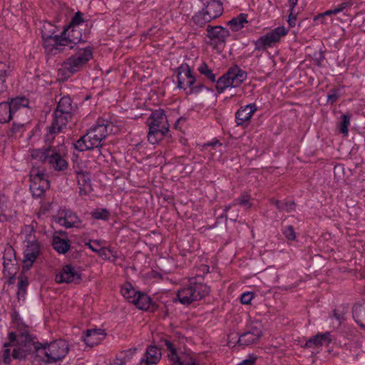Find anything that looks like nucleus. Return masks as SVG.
Here are the masks:
<instances>
[{"label": "nucleus", "mask_w": 365, "mask_h": 365, "mask_svg": "<svg viewBox=\"0 0 365 365\" xmlns=\"http://www.w3.org/2000/svg\"><path fill=\"white\" fill-rule=\"evenodd\" d=\"M8 339L9 342L5 343L4 347L10 344L16 346L11 354L14 359L24 360L29 356L33 359L41 357L43 344L38 342L36 335L30 332L28 327H20L18 333L9 332Z\"/></svg>", "instance_id": "f257e3e1"}, {"label": "nucleus", "mask_w": 365, "mask_h": 365, "mask_svg": "<svg viewBox=\"0 0 365 365\" xmlns=\"http://www.w3.org/2000/svg\"><path fill=\"white\" fill-rule=\"evenodd\" d=\"M77 49L78 51L75 54L63 62L61 67L58 71V76L61 77L63 81L79 71L93 57L91 47L79 48L77 46Z\"/></svg>", "instance_id": "f03ea898"}, {"label": "nucleus", "mask_w": 365, "mask_h": 365, "mask_svg": "<svg viewBox=\"0 0 365 365\" xmlns=\"http://www.w3.org/2000/svg\"><path fill=\"white\" fill-rule=\"evenodd\" d=\"M147 124L149 126L148 140L151 144L158 143L169 133L170 124L165 110L161 108L152 111L147 120Z\"/></svg>", "instance_id": "7ed1b4c3"}, {"label": "nucleus", "mask_w": 365, "mask_h": 365, "mask_svg": "<svg viewBox=\"0 0 365 365\" xmlns=\"http://www.w3.org/2000/svg\"><path fill=\"white\" fill-rule=\"evenodd\" d=\"M202 278V276L192 278L187 287L178 290L177 297L181 304H190L192 302L199 301L210 294V287L200 281Z\"/></svg>", "instance_id": "20e7f679"}, {"label": "nucleus", "mask_w": 365, "mask_h": 365, "mask_svg": "<svg viewBox=\"0 0 365 365\" xmlns=\"http://www.w3.org/2000/svg\"><path fill=\"white\" fill-rule=\"evenodd\" d=\"M69 96L62 97L58 102L56 108L53 112V120L49 128L51 134L58 133L71 120L75 107Z\"/></svg>", "instance_id": "39448f33"}, {"label": "nucleus", "mask_w": 365, "mask_h": 365, "mask_svg": "<svg viewBox=\"0 0 365 365\" xmlns=\"http://www.w3.org/2000/svg\"><path fill=\"white\" fill-rule=\"evenodd\" d=\"M57 27L48 21L43 23L41 29L43 46L48 56H56L59 54L61 46V33L56 34Z\"/></svg>", "instance_id": "423d86ee"}, {"label": "nucleus", "mask_w": 365, "mask_h": 365, "mask_svg": "<svg viewBox=\"0 0 365 365\" xmlns=\"http://www.w3.org/2000/svg\"><path fill=\"white\" fill-rule=\"evenodd\" d=\"M247 78V73L238 65L230 67L227 71L216 81V90L222 93L227 88H237Z\"/></svg>", "instance_id": "0eeeda50"}, {"label": "nucleus", "mask_w": 365, "mask_h": 365, "mask_svg": "<svg viewBox=\"0 0 365 365\" xmlns=\"http://www.w3.org/2000/svg\"><path fill=\"white\" fill-rule=\"evenodd\" d=\"M68 351L66 341L58 339L49 344H43L41 359L47 364L56 362L66 356Z\"/></svg>", "instance_id": "6e6552de"}, {"label": "nucleus", "mask_w": 365, "mask_h": 365, "mask_svg": "<svg viewBox=\"0 0 365 365\" xmlns=\"http://www.w3.org/2000/svg\"><path fill=\"white\" fill-rule=\"evenodd\" d=\"M288 30L284 26H278L265 35L261 36L258 39L254 41L255 51H263L267 48L272 47L275 43H279L282 36L287 34Z\"/></svg>", "instance_id": "1a4fd4ad"}, {"label": "nucleus", "mask_w": 365, "mask_h": 365, "mask_svg": "<svg viewBox=\"0 0 365 365\" xmlns=\"http://www.w3.org/2000/svg\"><path fill=\"white\" fill-rule=\"evenodd\" d=\"M113 127L112 123L106 119L99 118L96 125L89 129L87 133L96 148L102 147L101 141L112 133Z\"/></svg>", "instance_id": "9d476101"}, {"label": "nucleus", "mask_w": 365, "mask_h": 365, "mask_svg": "<svg viewBox=\"0 0 365 365\" xmlns=\"http://www.w3.org/2000/svg\"><path fill=\"white\" fill-rule=\"evenodd\" d=\"M30 190L34 197H41L50 187V182L45 173L38 168H33L30 172Z\"/></svg>", "instance_id": "9b49d317"}, {"label": "nucleus", "mask_w": 365, "mask_h": 365, "mask_svg": "<svg viewBox=\"0 0 365 365\" xmlns=\"http://www.w3.org/2000/svg\"><path fill=\"white\" fill-rule=\"evenodd\" d=\"M82 36V32L78 27H70L69 25L64 27L61 37V43L63 45L61 46V51H59V54L63 53L67 49L74 48L79 43L86 42V41L83 40Z\"/></svg>", "instance_id": "f8f14e48"}, {"label": "nucleus", "mask_w": 365, "mask_h": 365, "mask_svg": "<svg viewBox=\"0 0 365 365\" xmlns=\"http://www.w3.org/2000/svg\"><path fill=\"white\" fill-rule=\"evenodd\" d=\"M33 237L34 239H31V235L30 234L25 240L27 244L24 251V259L22 260L24 271H29L31 269L41 252L40 243L34 240V235Z\"/></svg>", "instance_id": "ddd939ff"}, {"label": "nucleus", "mask_w": 365, "mask_h": 365, "mask_svg": "<svg viewBox=\"0 0 365 365\" xmlns=\"http://www.w3.org/2000/svg\"><path fill=\"white\" fill-rule=\"evenodd\" d=\"M206 31L207 36L211 41L210 44H212L214 48L225 46L227 38L230 35V31L221 26L208 25Z\"/></svg>", "instance_id": "4468645a"}, {"label": "nucleus", "mask_w": 365, "mask_h": 365, "mask_svg": "<svg viewBox=\"0 0 365 365\" xmlns=\"http://www.w3.org/2000/svg\"><path fill=\"white\" fill-rule=\"evenodd\" d=\"M55 281L58 284H79L81 281V274L71 264H66L61 271L56 274Z\"/></svg>", "instance_id": "2eb2a0df"}, {"label": "nucleus", "mask_w": 365, "mask_h": 365, "mask_svg": "<svg viewBox=\"0 0 365 365\" xmlns=\"http://www.w3.org/2000/svg\"><path fill=\"white\" fill-rule=\"evenodd\" d=\"M177 88L185 89V86L191 87L196 82L195 77L192 75L190 66L186 63H182L177 68Z\"/></svg>", "instance_id": "dca6fc26"}, {"label": "nucleus", "mask_w": 365, "mask_h": 365, "mask_svg": "<svg viewBox=\"0 0 365 365\" xmlns=\"http://www.w3.org/2000/svg\"><path fill=\"white\" fill-rule=\"evenodd\" d=\"M262 336L261 328L256 325H251L247 331L239 334L237 343L240 346H249L257 343Z\"/></svg>", "instance_id": "f3484780"}, {"label": "nucleus", "mask_w": 365, "mask_h": 365, "mask_svg": "<svg viewBox=\"0 0 365 365\" xmlns=\"http://www.w3.org/2000/svg\"><path fill=\"white\" fill-rule=\"evenodd\" d=\"M257 110L255 103H250L245 106H242L235 113V122L237 125L247 126L250 124L251 118Z\"/></svg>", "instance_id": "a211bd4d"}, {"label": "nucleus", "mask_w": 365, "mask_h": 365, "mask_svg": "<svg viewBox=\"0 0 365 365\" xmlns=\"http://www.w3.org/2000/svg\"><path fill=\"white\" fill-rule=\"evenodd\" d=\"M106 336V334L104 329H87L82 336V339L87 346L93 347L98 345Z\"/></svg>", "instance_id": "6ab92c4d"}, {"label": "nucleus", "mask_w": 365, "mask_h": 365, "mask_svg": "<svg viewBox=\"0 0 365 365\" xmlns=\"http://www.w3.org/2000/svg\"><path fill=\"white\" fill-rule=\"evenodd\" d=\"M47 163L57 171H63L68 168V163L62 157L56 147L52 146Z\"/></svg>", "instance_id": "aec40b11"}, {"label": "nucleus", "mask_w": 365, "mask_h": 365, "mask_svg": "<svg viewBox=\"0 0 365 365\" xmlns=\"http://www.w3.org/2000/svg\"><path fill=\"white\" fill-rule=\"evenodd\" d=\"M158 345L161 347L165 346L169 351L168 357L172 362V365H184L177 353V350L173 342L168 337H160L158 341Z\"/></svg>", "instance_id": "412c9836"}, {"label": "nucleus", "mask_w": 365, "mask_h": 365, "mask_svg": "<svg viewBox=\"0 0 365 365\" xmlns=\"http://www.w3.org/2000/svg\"><path fill=\"white\" fill-rule=\"evenodd\" d=\"M205 11L210 19H215L220 16L223 13L222 3L219 0H202Z\"/></svg>", "instance_id": "4be33fe9"}, {"label": "nucleus", "mask_w": 365, "mask_h": 365, "mask_svg": "<svg viewBox=\"0 0 365 365\" xmlns=\"http://www.w3.org/2000/svg\"><path fill=\"white\" fill-rule=\"evenodd\" d=\"M14 68V63L10 59V55L7 52L0 49V78H4L11 76Z\"/></svg>", "instance_id": "5701e85b"}, {"label": "nucleus", "mask_w": 365, "mask_h": 365, "mask_svg": "<svg viewBox=\"0 0 365 365\" xmlns=\"http://www.w3.org/2000/svg\"><path fill=\"white\" fill-rule=\"evenodd\" d=\"M161 351L155 345H150L146 349L144 356L140 360V364L152 365L158 364L161 359Z\"/></svg>", "instance_id": "b1692460"}, {"label": "nucleus", "mask_w": 365, "mask_h": 365, "mask_svg": "<svg viewBox=\"0 0 365 365\" xmlns=\"http://www.w3.org/2000/svg\"><path fill=\"white\" fill-rule=\"evenodd\" d=\"M78 185L81 195H89L93 191L91 174L83 171L77 172Z\"/></svg>", "instance_id": "393cba45"}, {"label": "nucleus", "mask_w": 365, "mask_h": 365, "mask_svg": "<svg viewBox=\"0 0 365 365\" xmlns=\"http://www.w3.org/2000/svg\"><path fill=\"white\" fill-rule=\"evenodd\" d=\"M330 332L318 334L306 341L305 346L308 348H314L324 344L328 345L331 342Z\"/></svg>", "instance_id": "a878e982"}, {"label": "nucleus", "mask_w": 365, "mask_h": 365, "mask_svg": "<svg viewBox=\"0 0 365 365\" xmlns=\"http://www.w3.org/2000/svg\"><path fill=\"white\" fill-rule=\"evenodd\" d=\"M53 248L58 254H66L71 248V242L67 238L53 235L52 240Z\"/></svg>", "instance_id": "bb28decb"}, {"label": "nucleus", "mask_w": 365, "mask_h": 365, "mask_svg": "<svg viewBox=\"0 0 365 365\" xmlns=\"http://www.w3.org/2000/svg\"><path fill=\"white\" fill-rule=\"evenodd\" d=\"M3 259L4 273H6L7 269H11V268L16 267L15 265L11 263L13 259H16V252L13 247L9 245H7L4 249Z\"/></svg>", "instance_id": "cd10ccee"}, {"label": "nucleus", "mask_w": 365, "mask_h": 365, "mask_svg": "<svg viewBox=\"0 0 365 365\" xmlns=\"http://www.w3.org/2000/svg\"><path fill=\"white\" fill-rule=\"evenodd\" d=\"M4 195H0V235L4 230V222L14 221L16 218V212L7 213L4 209L5 205L3 201Z\"/></svg>", "instance_id": "c85d7f7f"}, {"label": "nucleus", "mask_w": 365, "mask_h": 365, "mask_svg": "<svg viewBox=\"0 0 365 365\" xmlns=\"http://www.w3.org/2000/svg\"><path fill=\"white\" fill-rule=\"evenodd\" d=\"M27 271H24V269H22V271L21 272V273L18 277L19 282H18V291L16 292V297H17L19 302L20 300H22V301L25 300V297L26 294V288L29 285L28 278L25 275V273Z\"/></svg>", "instance_id": "c756f323"}, {"label": "nucleus", "mask_w": 365, "mask_h": 365, "mask_svg": "<svg viewBox=\"0 0 365 365\" xmlns=\"http://www.w3.org/2000/svg\"><path fill=\"white\" fill-rule=\"evenodd\" d=\"M354 321L363 328H365V303L355 304L352 308Z\"/></svg>", "instance_id": "7c9ffc66"}, {"label": "nucleus", "mask_w": 365, "mask_h": 365, "mask_svg": "<svg viewBox=\"0 0 365 365\" xmlns=\"http://www.w3.org/2000/svg\"><path fill=\"white\" fill-rule=\"evenodd\" d=\"M151 302L152 299L148 294L140 292L134 299H131V303L142 310H148Z\"/></svg>", "instance_id": "2f4dec72"}, {"label": "nucleus", "mask_w": 365, "mask_h": 365, "mask_svg": "<svg viewBox=\"0 0 365 365\" xmlns=\"http://www.w3.org/2000/svg\"><path fill=\"white\" fill-rule=\"evenodd\" d=\"M73 145L75 149L80 152L93 150L94 148H96L95 145L88 137V133L81 137L78 140L76 141Z\"/></svg>", "instance_id": "473e14b6"}, {"label": "nucleus", "mask_w": 365, "mask_h": 365, "mask_svg": "<svg viewBox=\"0 0 365 365\" xmlns=\"http://www.w3.org/2000/svg\"><path fill=\"white\" fill-rule=\"evenodd\" d=\"M247 14H240L237 17L232 18L227 22L233 31H238L245 27V24H247Z\"/></svg>", "instance_id": "72a5a7b5"}, {"label": "nucleus", "mask_w": 365, "mask_h": 365, "mask_svg": "<svg viewBox=\"0 0 365 365\" xmlns=\"http://www.w3.org/2000/svg\"><path fill=\"white\" fill-rule=\"evenodd\" d=\"M6 102L0 103V123L9 122L14 115Z\"/></svg>", "instance_id": "f704fd0d"}, {"label": "nucleus", "mask_w": 365, "mask_h": 365, "mask_svg": "<svg viewBox=\"0 0 365 365\" xmlns=\"http://www.w3.org/2000/svg\"><path fill=\"white\" fill-rule=\"evenodd\" d=\"M51 148L52 146L50 145L41 149H34L31 151V157L32 158L38 160L42 163H47Z\"/></svg>", "instance_id": "c9c22d12"}, {"label": "nucleus", "mask_w": 365, "mask_h": 365, "mask_svg": "<svg viewBox=\"0 0 365 365\" xmlns=\"http://www.w3.org/2000/svg\"><path fill=\"white\" fill-rule=\"evenodd\" d=\"M11 107V110L14 115L21 108H26L29 105V101L25 97H16L11 98L10 101L7 102Z\"/></svg>", "instance_id": "e433bc0d"}, {"label": "nucleus", "mask_w": 365, "mask_h": 365, "mask_svg": "<svg viewBox=\"0 0 365 365\" xmlns=\"http://www.w3.org/2000/svg\"><path fill=\"white\" fill-rule=\"evenodd\" d=\"M204 10L205 9H202V11L197 12L192 16L193 22L200 27L204 26L207 23L212 21L210 16L207 15Z\"/></svg>", "instance_id": "4c0bfd02"}, {"label": "nucleus", "mask_w": 365, "mask_h": 365, "mask_svg": "<svg viewBox=\"0 0 365 365\" xmlns=\"http://www.w3.org/2000/svg\"><path fill=\"white\" fill-rule=\"evenodd\" d=\"M341 120L338 125L339 131L344 135L347 136L349 133V126L350 125L351 115L349 114H342Z\"/></svg>", "instance_id": "58836bf2"}, {"label": "nucleus", "mask_w": 365, "mask_h": 365, "mask_svg": "<svg viewBox=\"0 0 365 365\" xmlns=\"http://www.w3.org/2000/svg\"><path fill=\"white\" fill-rule=\"evenodd\" d=\"M198 71L200 74L205 76L211 82L216 81V75L213 73V71L209 68L207 64L205 62H202L198 68Z\"/></svg>", "instance_id": "ea45409f"}, {"label": "nucleus", "mask_w": 365, "mask_h": 365, "mask_svg": "<svg viewBox=\"0 0 365 365\" xmlns=\"http://www.w3.org/2000/svg\"><path fill=\"white\" fill-rule=\"evenodd\" d=\"M251 197L249 194H243L240 195L239 197L235 199L233 205L238 204L239 205L244 207L245 209L248 210L252 207V202H250Z\"/></svg>", "instance_id": "a19ab883"}, {"label": "nucleus", "mask_w": 365, "mask_h": 365, "mask_svg": "<svg viewBox=\"0 0 365 365\" xmlns=\"http://www.w3.org/2000/svg\"><path fill=\"white\" fill-rule=\"evenodd\" d=\"M91 215L93 219L108 220L110 217V212L106 208H98L93 210Z\"/></svg>", "instance_id": "79ce46f5"}, {"label": "nucleus", "mask_w": 365, "mask_h": 365, "mask_svg": "<svg viewBox=\"0 0 365 365\" xmlns=\"http://www.w3.org/2000/svg\"><path fill=\"white\" fill-rule=\"evenodd\" d=\"M121 292L123 296L126 298L130 302H131V299H134L139 292L135 290V289L131 286V284H128L123 287L121 289Z\"/></svg>", "instance_id": "37998d69"}, {"label": "nucleus", "mask_w": 365, "mask_h": 365, "mask_svg": "<svg viewBox=\"0 0 365 365\" xmlns=\"http://www.w3.org/2000/svg\"><path fill=\"white\" fill-rule=\"evenodd\" d=\"M346 312L347 311L344 307L337 308L333 310V317L338 322L339 326L341 325L344 321H345V315Z\"/></svg>", "instance_id": "c03bdc74"}, {"label": "nucleus", "mask_w": 365, "mask_h": 365, "mask_svg": "<svg viewBox=\"0 0 365 365\" xmlns=\"http://www.w3.org/2000/svg\"><path fill=\"white\" fill-rule=\"evenodd\" d=\"M84 21L85 19L83 18V13L78 11L72 17L71 21L68 25L70 26V27H78Z\"/></svg>", "instance_id": "a18cd8bd"}, {"label": "nucleus", "mask_w": 365, "mask_h": 365, "mask_svg": "<svg viewBox=\"0 0 365 365\" xmlns=\"http://www.w3.org/2000/svg\"><path fill=\"white\" fill-rule=\"evenodd\" d=\"M282 234L288 240H296V233L292 225L285 226L282 230Z\"/></svg>", "instance_id": "49530a36"}, {"label": "nucleus", "mask_w": 365, "mask_h": 365, "mask_svg": "<svg viewBox=\"0 0 365 365\" xmlns=\"http://www.w3.org/2000/svg\"><path fill=\"white\" fill-rule=\"evenodd\" d=\"M11 316L12 322L16 324L17 333L19 332V328L20 327H27L26 325H25L24 324H23L21 322V319L19 317V312L16 309H14L11 312Z\"/></svg>", "instance_id": "de8ad7c7"}, {"label": "nucleus", "mask_w": 365, "mask_h": 365, "mask_svg": "<svg viewBox=\"0 0 365 365\" xmlns=\"http://www.w3.org/2000/svg\"><path fill=\"white\" fill-rule=\"evenodd\" d=\"M58 222L61 225H63V226L66 227V228H71V227H74V222L69 221L66 216L64 217H59Z\"/></svg>", "instance_id": "09e8293b"}, {"label": "nucleus", "mask_w": 365, "mask_h": 365, "mask_svg": "<svg viewBox=\"0 0 365 365\" xmlns=\"http://www.w3.org/2000/svg\"><path fill=\"white\" fill-rule=\"evenodd\" d=\"M17 271V267L11 268V269H7L6 272L4 273L5 275L9 276V279L8 280L9 284H13L14 282V280L16 279V274Z\"/></svg>", "instance_id": "8fccbe9b"}, {"label": "nucleus", "mask_w": 365, "mask_h": 365, "mask_svg": "<svg viewBox=\"0 0 365 365\" xmlns=\"http://www.w3.org/2000/svg\"><path fill=\"white\" fill-rule=\"evenodd\" d=\"M352 5L351 1H344L339 4L335 9L334 11H336V14L339 12H343L346 9L350 8Z\"/></svg>", "instance_id": "3c124183"}, {"label": "nucleus", "mask_w": 365, "mask_h": 365, "mask_svg": "<svg viewBox=\"0 0 365 365\" xmlns=\"http://www.w3.org/2000/svg\"><path fill=\"white\" fill-rule=\"evenodd\" d=\"M331 92V93L327 96V102L331 105H333L336 101L339 96L336 89H332Z\"/></svg>", "instance_id": "603ef678"}, {"label": "nucleus", "mask_w": 365, "mask_h": 365, "mask_svg": "<svg viewBox=\"0 0 365 365\" xmlns=\"http://www.w3.org/2000/svg\"><path fill=\"white\" fill-rule=\"evenodd\" d=\"M252 299V294L251 292L243 293L241 296V303L243 304H249Z\"/></svg>", "instance_id": "864d4df0"}, {"label": "nucleus", "mask_w": 365, "mask_h": 365, "mask_svg": "<svg viewBox=\"0 0 365 365\" xmlns=\"http://www.w3.org/2000/svg\"><path fill=\"white\" fill-rule=\"evenodd\" d=\"M190 93H200V91H202L203 88L208 90V88H207L205 86H204L201 83H198L195 86L192 85L191 87H190Z\"/></svg>", "instance_id": "5fc2aeb1"}, {"label": "nucleus", "mask_w": 365, "mask_h": 365, "mask_svg": "<svg viewBox=\"0 0 365 365\" xmlns=\"http://www.w3.org/2000/svg\"><path fill=\"white\" fill-rule=\"evenodd\" d=\"M257 357L254 355H250L248 359L243 360L242 362L237 365H255Z\"/></svg>", "instance_id": "6e6d98bb"}, {"label": "nucleus", "mask_w": 365, "mask_h": 365, "mask_svg": "<svg viewBox=\"0 0 365 365\" xmlns=\"http://www.w3.org/2000/svg\"><path fill=\"white\" fill-rule=\"evenodd\" d=\"M272 202L276 206L279 211H283L288 205V202H282L278 200H272Z\"/></svg>", "instance_id": "4d7b16f0"}, {"label": "nucleus", "mask_w": 365, "mask_h": 365, "mask_svg": "<svg viewBox=\"0 0 365 365\" xmlns=\"http://www.w3.org/2000/svg\"><path fill=\"white\" fill-rule=\"evenodd\" d=\"M3 361L6 364H9L11 362V350L8 348L4 350Z\"/></svg>", "instance_id": "13d9d810"}, {"label": "nucleus", "mask_w": 365, "mask_h": 365, "mask_svg": "<svg viewBox=\"0 0 365 365\" xmlns=\"http://www.w3.org/2000/svg\"><path fill=\"white\" fill-rule=\"evenodd\" d=\"M333 14H336V11H334V9L327 10L325 12L320 13V14H317V19H322V17H325V16H331Z\"/></svg>", "instance_id": "bf43d9fd"}, {"label": "nucleus", "mask_w": 365, "mask_h": 365, "mask_svg": "<svg viewBox=\"0 0 365 365\" xmlns=\"http://www.w3.org/2000/svg\"><path fill=\"white\" fill-rule=\"evenodd\" d=\"M296 21H297L296 16H294L292 14V13L291 12L290 15L289 16V19H288V23H289V26L294 27L296 25Z\"/></svg>", "instance_id": "052dcab7"}, {"label": "nucleus", "mask_w": 365, "mask_h": 365, "mask_svg": "<svg viewBox=\"0 0 365 365\" xmlns=\"http://www.w3.org/2000/svg\"><path fill=\"white\" fill-rule=\"evenodd\" d=\"M23 125H24V124H22V123L17 124L16 123L14 122L12 127L11 128V130L12 133H16V132L19 131V129L23 127Z\"/></svg>", "instance_id": "680f3d73"}, {"label": "nucleus", "mask_w": 365, "mask_h": 365, "mask_svg": "<svg viewBox=\"0 0 365 365\" xmlns=\"http://www.w3.org/2000/svg\"><path fill=\"white\" fill-rule=\"evenodd\" d=\"M6 81L4 78H0V93H3L6 90Z\"/></svg>", "instance_id": "e2e57ef3"}, {"label": "nucleus", "mask_w": 365, "mask_h": 365, "mask_svg": "<svg viewBox=\"0 0 365 365\" xmlns=\"http://www.w3.org/2000/svg\"><path fill=\"white\" fill-rule=\"evenodd\" d=\"M97 253H98V255L101 257L105 256L106 258L108 257L106 247H102V248L98 249Z\"/></svg>", "instance_id": "0e129e2a"}, {"label": "nucleus", "mask_w": 365, "mask_h": 365, "mask_svg": "<svg viewBox=\"0 0 365 365\" xmlns=\"http://www.w3.org/2000/svg\"><path fill=\"white\" fill-rule=\"evenodd\" d=\"M288 202V205L286 207V208L284 209V210H286L287 212H290L291 210H292L295 206V203L294 201H290V202Z\"/></svg>", "instance_id": "69168bd1"}, {"label": "nucleus", "mask_w": 365, "mask_h": 365, "mask_svg": "<svg viewBox=\"0 0 365 365\" xmlns=\"http://www.w3.org/2000/svg\"><path fill=\"white\" fill-rule=\"evenodd\" d=\"M107 252L113 257L117 258V252L111 247L106 248Z\"/></svg>", "instance_id": "338daca9"}, {"label": "nucleus", "mask_w": 365, "mask_h": 365, "mask_svg": "<svg viewBox=\"0 0 365 365\" xmlns=\"http://www.w3.org/2000/svg\"><path fill=\"white\" fill-rule=\"evenodd\" d=\"M86 245L89 248L91 249L93 252H98V247H95L94 245H93L91 244V242H88V243H86Z\"/></svg>", "instance_id": "774afa93"}]
</instances>
